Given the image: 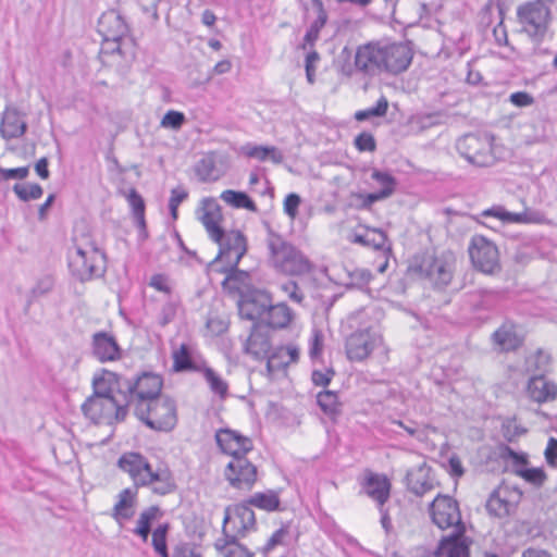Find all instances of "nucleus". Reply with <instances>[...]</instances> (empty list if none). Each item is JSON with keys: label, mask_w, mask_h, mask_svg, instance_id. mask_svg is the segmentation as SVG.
Listing matches in <instances>:
<instances>
[{"label": "nucleus", "mask_w": 557, "mask_h": 557, "mask_svg": "<svg viewBox=\"0 0 557 557\" xmlns=\"http://www.w3.org/2000/svg\"><path fill=\"white\" fill-rule=\"evenodd\" d=\"M117 395L123 398L127 407L135 410L140 403H148L161 396L163 381L160 375L143 372L135 379L117 377Z\"/></svg>", "instance_id": "nucleus-6"}, {"label": "nucleus", "mask_w": 557, "mask_h": 557, "mask_svg": "<svg viewBox=\"0 0 557 557\" xmlns=\"http://www.w3.org/2000/svg\"><path fill=\"white\" fill-rule=\"evenodd\" d=\"M270 302L271 297L268 293L262 290L252 292L238 301L239 317L251 321L252 324L258 323L260 319H264Z\"/></svg>", "instance_id": "nucleus-16"}, {"label": "nucleus", "mask_w": 557, "mask_h": 557, "mask_svg": "<svg viewBox=\"0 0 557 557\" xmlns=\"http://www.w3.org/2000/svg\"><path fill=\"white\" fill-rule=\"evenodd\" d=\"M497 456L504 460L505 462L510 461L515 467L513 472L523 478L525 481L541 486L546 475L542 469L532 468V469H521L519 467L528 463V456L525 454H520L511 449L509 446L502 444L497 448Z\"/></svg>", "instance_id": "nucleus-14"}, {"label": "nucleus", "mask_w": 557, "mask_h": 557, "mask_svg": "<svg viewBox=\"0 0 557 557\" xmlns=\"http://www.w3.org/2000/svg\"><path fill=\"white\" fill-rule=\"evenodd\" d=\"M226 535V543L223 546L216 544V548L221 550L224 557H252L251 553L246 546L238 543L233 535Z\"/></svg>", "instance_id": "nucleus-39"}, {"label": "nucleus", "mask_w": 557, "mask_h": 557, "mask_svg": "<svg viewBox=\"0 0 557 557\" xmlns=\"http://www.w3.org/2000/svg\"><path fill=\"white\" fill-rule=\"evenodd\" d=\"M186 117L183 112L170 110L161 120V126L164 128H171L174 131L180 129L185 123Z\"/></svg>", "instance_id": "nucleus-52"}, {"label": "nucleus", "mask_w": 557, "mask_h": 557, "mask_svg": "<svg viewBox=\"0 0 557 557\" xmlns=\"http://www.w3.org/2000/svg\"><path fill=\"white\" fill-rule=\"evenodd\" d=\"M265 243L269 265L276 272L289 276H301L312 271L313 264L309 258L281 234L270 228Z\"/></svg>", "instance_id": "nucleus-3"}, {"label": "nucleus", "mask_w": 557, "mask_h": 557, "mask_svg": "<svg viewBox=\"0 0 557 557\" xmlns=\"http://www.w3.org/2000/svg\"><path fill=\"white\" fill-rule=\"evenodd\" d=\"M517 22L532 42H542L550 23V9L544 0L523 2L517 8Z\"/></svg>", "instance_id": "nucleus-8"}, {"label": "nucleus", "mask_w": 557, "mask_h": 557, "mask_svg": "<svg viewBox=\"0 0 557 557\" xmlns=\"http://www.w3.org/2000/svg\"><path fill=\"white\" fill-rule=\"evenodd\" d=\"M244 349L246 354L260 359L268 355L270 350V341L265 333H263L258 323L252 324L250 335L245 342Z\"/></svg>", "instance_id": "nucleus-29"}, {"label": "nucleus", "mask_w": 557, "mask_h": 557, "mask_svg": "<svg viewBox=\"0 0 557 557\" xmlns=\"http://www.w3.org/2000/svg\"><path fill=\"white\" fill-rule=\"evenodd\" d=\"M170 530L169 523L159 524L152 532V546L160 556L169 557L166 536Z\"/></svg>", "instance_id": "nucleus-44"}, {"label": "nucleus", "mask_w": 557, "mask_h": 557, "mask_svg": "<svg viewBox=\"0 0 557 557\" xmlns=\"http://www.w3.org/2000/svg\"><path fill=\"white\" fill-rule=\"evenodd\" d=\"M490 216H495L506 223H530L533 220L528 216L527 212L511 213L502 207L490 208Z\"/></svg>", "instance_id": "nucleus-47"}, {"label": "nucleus", "mask_w": 557, "mask_h": 557, "mask_svg": "<svg viewBox=\"0 0 557 557\" xmlns=\"http://www.w3.org/2000/svg\"><path fill=\"white\" fill-rule=\"evenodd\" d=\"M412 61L411 49L404 44H382V72L399 74Z\"/></svg>", "instance_id": "nucleus-13"}, {"label": "nucleus", "mask_w": 557, "mask_h": 557, "mask_svg": "<svg viewBox=\"0 0 557 557\" xmlns=\"http://www.w3.org/2000/svg\"><path fill=\"white\" fill-rule=\"evenodd\" d=\"M94 394L82 405V411L94 423L121 422L127 416V406L120 395H112L104 375L92 379Z\"/></svg>", "instance_id": "nucleus-2"}, {"label": "nucleus", "mask_w": 557, "mask_h": 557, "mask_svg": "<svg viewBox=\"0 0 557 557\" xmlns=\"http://www.w3.org/2000/svg\"><path fill=\"white\" fill-rule=\"evenodd\" d=\"M198 219L205 226L209 237L212 240H218L223 231L219 224L221 219V208L219 203L212 198H205Z\"/></svg>", "instance_id": "nucleus-22"}, {"label": "nucleus", "mask_w": 557, "mask_h": 557, "mask_svg": "<svg viewBox=\"0 0 557 557\" xmlns=\"http://www.w3.org/2000/svg\"><path fill=\"white\" fill-rule=\"evenodd\" d=\"M244 153L259 161H265L270 158L276 164L282 163L284 159L283 153L276 147L247 145L244 147Z\"/></svg>", "instance_id": "nucleus-37"}, {"label": "nucleus", "mask_w": 557, "mask_h": 557, "mask_svg": "<svg viewBox=\"0 0 557 557\" xmlns=\"http://www.w3.org/2000/svg\"><path fill=\"white\" fill-rule=\"evenodd\" d=\"M134 413L148 428L156 431H171L177 422L174 400L162 395L148 403H140Z\"/></svg>", "instance_id": "nucleus-7"}, {"label": "nucleus", "mask_w": 557, "mask_h": 557, "mask_svg": "<svg viewBox=\"0 0 557 557\" xmlns=\"http://www.w3.org/2000/svg\"><path fill=\"white\" fill-rule=\"evenodd\" d=\"M525 429L519 426L515 421L507 420L502 425V434L508 442H515L518 437L524 434Z\"/></svg>", "instance_id": "nucleus-56"}, {"label": "nucleus", "mask_w": 557, "mask_h": 557, "mask_svg": "<svg viewBox=\"0 0 557 557\" xmlns=\"http://www.w3.org/2000/svg\"><path fill=\"white\" fill-rule=\"evenodd\" d=\"M127 201L133 209L135 220L145 218V201L135 188L129 189Z\"/></svg>", "instance_id": "nucleus-53"}, {"label": "nucleus", "mask_w": 557, "mask_h": 557, "mask_svg": "<svg viewBox=\"0 0 557 557\" xmlns=\"http://www.w3.org/2000/svg\"><path fill=\"white\" fill-rule=\"evenodd\" d=\"M301 202V198L299 195L295 193L288 194L284 199V212L287 216L294 220L298 214V207Z\"/></svg>", "instance_id": "nucleus-59"}, {"label": "nucleus", "mask_w": 557, "mask_h": 557, "mask_svg": "<svg viewBox=\"0 0 557 557\" xmlns=\"http://www.w3.org/2000/svg\"><path fill=\"white\" fill-rule=\"evenodd\" d=\"M178 306L180 302L175 299L170 298L168 301H165L159 314V324L161 326H165L174 321L178 310Z\"/></svg>", "instance_id": "nucleus-51"}, {"label": "nucleus", "mask_w": 557, "mask_h": 557, "mask_svg": "<svg viewBox=\"0 0 557 557\" xmlns=\"http://www.w3.org/2000/svg\"><path fill=\"white\" fill-rule=\"evenodd\" d=\"M388 109V101L387 99L382 96L376 104L372 108H368L366 110H360L355 113V119L359 122L370 120L374 116H384Z\"/></svg>", "instance_id": "nucleus-48"}, {"label": "nucleus", "mask_w": 557, "mask_h": 557, "mask_svg": "<svg viewBox=\"0 0 557 557\" xmlns=\"http://www.w3.org/2000/svg\"><path fill=\"white\" fill-rule=\"evenodd\" d=\"M27 131V123L16 108L8 107L1 119L0 134L9 140L22 137Z\"/></svg>", "instance_id": "nucleus-24"}, {"label": "nucleus", "mask_w": 557, "mask_h": 557, "mask_svg": "<svg viewBox=\"0 0 557 557\" xmlns=\"http://www.w3.org/2000/svg\"><path fill=\"white\" fill-rule=\"evenodd\" d=\"M471 541L463 535L443 536L434 552L435 557H469Z\"/></svg>", "instance_id": "nucleus-25"}, {"label": "nucleus", "mask_w": 557, "mask_h": 557, "mask_svg": "<svg viewBox=\"0 0 557 557\" xmlns=\"http://www.w3.org/2000/svg\"><path fill=\"white\" fill-rule=\"evenodd\" d=\"M323 348V335L319 330H313L310 341L309 355L311 358H317L321 355Z\"/></svg>", "instance_id": "nucleus-63"}, {"label": "nucleus", "mask_w": 557, "mask_h": 557, "mask_svg": "<svg viewBox=\"0 0 557 557\" xmlns=\"http://www.w3.org/2000/svg\"><path fill=\"white\" fill-rule=\"evenodd\" d=\"M214 242L219 244V253L215 260L220 259L226 263V267L222 270L226 273L223 285L238 288L235 283L247 276L245 271L238 269V264L248 249L246 236L238 230L227 232L223 230L220 238Z\"/></svg>", "instance_id": "nucleus-4"}, {"label": "nucleus", "mask_w": 557, "mask_h": 557, "mask_svg": "<svg viewBox=\"0 0 557 557\" xmlns=\"http://www.w3.org/2000/svg\"><path fill=\"white\" fill-rule=\"evenodd\" d=\"M355 66L357 71L368 75H375L382 72V44L369 42L360 46L355 54Z\"/></svg>", "instance_id": "nucleus-18"}, {"label": "nucleus", "mask_w": 557, "mask_h": 557, "mask_svg": "<svg viewBox=\"0 0 557 557\" xmlns=\"http://www.w3.org/2000/svg\"><path fill=\"white\" fill-rule=\"evenodd\" d=\"M280 288L292 301L302 304L305 295L295 281H287L281 284Z\"/></svg>", "instance_id": "nucleus-54"}, {"label": "nucleus", "mask_w": 557, "mask_h": 557, "mask_svg": "<svg viewBox=\"0 0 557 557\" xmlns=\"http://www.w3.org/2000/svg\"><path fill=\"white\" fill-rule=\"evenodd\" d=\"M379 331H355L346 339V354L349 360L362 361L382 344Z\"/></svg>", "instance_id": "nucleus-11"}, {"label": "nucleus", "mask_w": 557, "mask_h": 557, "mask_svg": "<svg viewBox=\"0 0 557 557\" xmlns=\"http://www.w3.org/2000/svg\"><path fill=\"white\" fill-rule=\"evenodd\" d=\"M224 475L233 487L250 490L257 480V467L245 456H239L227 463Z\"/></svg>", "instance_id": "nucleus-12"}, {"label": "nucleus", "mask_w": 557, "mask_h": 557, "mask_svg": "<svg viewBox=\"0 0 557 557\" xmlns=\"http://www.w3.org/2000/svg\"><path fill=\"white\" fill-rule=\"evenodd\" d=\"M317 401L322 411L329 416H336L341 412L338 395L333 391L320 392Z\"/></svg>", "instance_id": "nucleus-40"}, {"label": "nucleus", "mask_w": 557, "mask_h": 557, "mask_svg": "<svg viewBox=\"0 0 557 557\" xmlns=\"http://www.w3.org/2000/svg\"><path fill=\"white\" fill-rule=\"evenodd\" d=\"M162 516L159 506H150L144 509L137 520V527L133 530L134 534L143 539L144 542L148 540L151 532L152 522Z\"/></svg>", "instance_id": "nucleus-32"}, {"label": "nucleus", "mask_w": 557, "mask_h": 557, "mask_svg": "<svg viewBox=\"0 0 557 557\" xmlns=\"http://www.w3.org/2000/svg\"><path fill=\"white\" fill-rule=\"evenodd\" d=\"M13 191L20 200L25 202L39 199L44 194L42 187L37 183L15 184L13 186Z\"/></svg>", "instance_id": "nucleus-43"}, {"label": "nucleus", "mask_w": 557, "mask_h": 557, "mask_svg": "<svg viewBox=\"0 0 557 557\" xmlns=\"http://www.w3.org/2000/svg\"><path fill=\"white\" fill-rule=\"evenodd\" d=\"M173 368L177 372L200 370L193 359L189 345L182 344L180 348L173 351Z\"/></svg>", "instance_id": "nucleus-35"}, {"label": "nucleus", "mask_w": 557, "mask_h": 557, "mask_svg": "<svg viewBox=\"0 0 557 557\" xmlns=\"http://www.w3.org/2000/svg\"><path fill=\"white\" fill-rule=\"evenodd\" d=\"M215 441L219 448L232 458L246 456L252 450V441L232 429H220L215 432Z\"/></svg>", "instance_id": "nucleus-15"}, {"label": "nucleus", "mask_w": 557, "mask_h": 557, "mask_svg": "<svg viewBox=\"0 0 557 557\" xmlns=\"http://www.w3.org/2000/svg\"><path fill=\"white\" fill-rule=\"evenodd\" d=\"M203 375L211 391L214 394H218L221 398H224L228 391L227 383L222 380L211 368H205Z\"/></svg>", "instance_id": "nucleus-49"}, {"label": "nucleus", "mask_w": 557, "mask_h": 557, "mask_svg": "<svg viewBox=\"0 0 557 557\" xmlns=\"http://www.w3.org/2000/svg\"><path fill=\"white\" fill-rule=\"evenodd\" d=\"M91 355L98 361L104 363L119 360L122 356V349L111 333L100 331L91 337Z\"/></svg>", "instance_id": "nucleus-19"}, {"label": "nucleus", "mask_w": 557, "mask_h": 557, "mask_svg": "<svg viewBox=\"0 0 557 557\" xmlns=\"http://www.w3.org/2000/svg\"><path fill=\"white\" fill-rule=\"evenodd\" d=\"M288 534V530L286 527H282L276 530L271 537L268 540L265 545L262 548V553L265 557L270 555V553L277 546L283 544L284 537Z\"/></svg>", "instance_id": "nucleus-57"}, {"label": "nucleus", "mask_w": 557, "mask_h": 557, "mask_svg": "<svg viewBox=\"0 0 557 557\" xmlns=\"http://www.w3.org/2000/svg\"><path fill=\"white\" fill-rule=\"evenodd\" d=\"M406 485L412 494L421 497L433 491L437 485V481L432 468L426 462H422L407 471Z\"/></svg>", "instance_id": "nucleus-17"}, {"label": "nucleus", "mask_w": 557, "mask_h": 557, "mask_svg": "<svg viewBox=\"0 0 557 557\" xmlns=\"http://www.w3.org/2000/svg\"><path fill=\"white\" fill-rule=\"evenodd\" d=\"M355 147L363 152H373L376 149V141L375 138L371 133L362 132L355 138Z\"/></svg>", "instance_id": "nucleus-55"}, {"label": "nucleus", "mask_w": 557, "mask_h": 557, "mask_svg": "<svg viewBox=\"0 0 557 557\" xmlns=\"http://www.w3.org/2000/svg\"><path fill=\"white\" fill-rule=\"evenodd\" d=\"M351 285L362 287L368 284L372 277V274L369 270L366 269H356L350 274Z\"/></svg>", "instance_id": "nucleus-64"}, {"label": "nucleus", "mask_w": 557, "mask_h": 557, "mask_svg": "<svg viewBox=\"0 0 557 557\" xmlns=\"http://www.w3.org/2000/svg\"><path fill=\"white\" fill-rule=\"evenodd\" d=\"M196 175L201 182H214L220 178L213 156H205L195 168Z\"/></svg>", "instance_id": "nucleus-38"}, {"label": "nucleus", "mask_w": 557, "mask_h": 557, "mask_svg": "<svg viewBox=\"0 0 557 557\" xmlns=\"http://www.w3.org/2000/svg\"><path fill=\"white\" fill-rule=\"evenodd\" d=\"M251 507V505H248V500L235 507L234 515L235 518L239 520L240 531L243 532L256 525V516Z\"/></svg>", "instance_id": "nucleus-42"}, {"label": "nucleus", "mask_w": 557, "mask_h": 557, "mask_svg": "<svg viewBox=\"0 0 557 557\" xmlns=\"http://www.w3.org/2000/svg\"><path fill=\"white\" fill-rule=\"evenodd\" d=\"M527 392L537 404L550 403L557 398V384L543 374H533L528 381Z\"/></svg>", "instance_id": "nucleus-21"}, {"label": "nucleus", "mask_w": 557, "mask_h": 557, "mask_svg": "<svg viewBox=\"0 0 557 557\" xmlns=\"http://www.w3.org/2000/svg\"><path fill=\"white\" fill-rule=\"evenodd\" d=\"M69 268L74 277L81 282L101 277L106 273V255L94 242L76 243L70 255Z\"/></svg>", "instance_id": "nucleus-5"}, {"label": "nucleus", "mask_w": 557, "mask_h": 557, "mask_svg": "<svg viewBox=\"0 0 557 557\" xmlns=\"http://www.w3.org/2000/svg\"><path fill=\"white\" fill-rule=\"evenodd\" d=\"M293 319L294 312L285 302L272 305L271 301L263 321L269 327L281 330L287 327Z\"/></svg>", "instance_id": "nucleus-28"}, {"label": "nucleus", "mask_w": 557, "mask_h": 557, "mask_svg": "<svg viewBox=\"0 0 557 557\" xmlns=\"http://www.w3.org/2000/svg\"><path fill=\"white\" fill-rule=\"evenodd\" d=\"M550 363V356L539 349L533 356L527 360L528 370L534 374H545Z\"/></svg>", "instance_id": "nucleus-46"}, {"label": "nucleus", "mask_w": 557, "mask_h": 557, "mask_svg": "<svg viewBox=\"0 0 557 557\" xmlns=\"http://www.w3.org/2000/svg\"><path fill=\"white\" fill-rule=\"evenodd\" d=\"M494 348L499 352L516 351L524 342L519 327L510 321L504 322L492 335Z\"/></svg>", "instance_id": "nucleus-20"}, {"label": "nucleus", "mask_w": 557, "mask_h": 557, "mask_svg": "<svg viewBox=\"0 0 557 557\" xmlns=\"http://www.w3.org/2000/svg\"><path fill=\"white\" fill-rule=\"evenodd\" d=\"M432 522L441 530L451 529L450 534L463 535L466 525L461 520L459 504L449 495L437 494L429 505Z\"/></svg>", "instance_id": "nucleus-10"}, {"label": "nucleus", "mask_w": 557, "mask_h": 557, "mask_svg": "<svg viewBox=\"0 0 557 557\" xmlns=\"http://www.w3.org/2000/svg\"><path fill=\"white\" fill-rule=\"evenodd\" d=\"M117 467L131 476L136 490L151 486L152 493L168 495L176 488L175 480L168 467H158L153 470L147 458L139 453H124L117 460Z\"/></svg>", "instance_id": "nucleus-1"}, {"label": "nucleus", "mask_w": 557, "mask_h": 557, "mask_svg": "<svg viewBox=\"0 0 557 557\" xmlns=\"http://www.w3.org/2000/svg\"><path fill=\"white\" fill-rule=\"evenodd\" d=\"M520 498V493L509 492L507 487H499L490 494V513L497 517L507 516Z\"/></svg>", "instance_id": "nucleus-26"}, {"label": "nucleus", "mask_w": 557, "mask_h": 557, "mask_svg": "<svg viewBox=\"0 0 557 557\" xmlns=\"http://www.w3.org/2000/svg\"><path fill=\"white\" fill-rule=\"evenodd\" d=\"M220 198L233 208L247 209L251 212L258 211L255 201L244 191L226 189L220 195Z\"/></svg>", "instance_id": "nucleus-34"}, {"label": "nucleus", "mask_w": 557, "mask_h": 557, "mask_svg": "<svg viewBox=\"0 0 557 557\" xmlns=\"http://www.w3.org/2000/svg\"><path fill=\"white\" fill-rule=\"evenodd\" d=\"M371 178L380 186L377 191H385L388 197L395 193L397 181L391 173L374 169Z\"/></svg>", "instance_id": "nucleus-45"}, {"label": "nucleus", "mask_w": 557, "mask_h": 557, "mask_svg": "<svg viewBox=\"0 0 557 557\" xmlns=\"http://www.w3.org/2000/svg\"><path fill=\"white\" fill-rule=\"evenodd\" d=\"M409 272L429 280L434 287H446L454 273V259L445 257H434L430 253L414 256L411 260Z\"/></svg>", "instance_id": "nucleus-9"}, {"label": "nucleus", "mask_w": 557, "mask_h": 557, "mask_svg": "<svg viewBox=\"0 0 557 557\" xmlns=\"http://www.w3.org/2000/svg\"><path fill=\"white\" fill-rule=\"evenodd\" d=\"M445 469L455 479L461 478L465 473L461 460L457 455H451L448 458Z\"/></svg>", "instance_id": "nucleus-62"}, {"label": "nucleus", "mask_w": 557, "mask_h": 557, "mask_svg": "<svg viewBox=\"0 0 557 557\" xmlns=\"http://www.w3.org/2000/svg\"><path fill=\"white\" fill-rule=\"evenodd\" d=\"M29 168L21 166L15 169H3L0 168V181L8 180H24L28 176Z\"/></svg>", "instance_id": "nucleus-60"}, {"label": "nucleus", "mask_w": 557, "mask_h": 557, "mask_svg": "<svg viewBox=\"0 0 557 557\" xmlns=\"http://www.w3.org/2000/svg\"><path fill=\"white\" fill-rule=\"evenodd\" d=\"M366 493L383 506L389 497L391 483L385 476L370 474L364 483Z\"/></svg>", "instance_id": "nucleus-31"}, {"label": "nucleus", "mask_w": 557, "mask_h": 557, "mask_svg": "<svg viewBox=\"0 0 557 557\" xmlns=\"http://www.w3.org/2000/svg\"><path fill=\"white\" fill-rule=\"evenodd\" d=\"M311 2L317 10L318 16L310 26L320 33L327 21V14L322 0H311Z\"/></svg>", "instance_id": "nucleus-61"}, {"label": "nucleus", "mask_w": 557, "mask_h": 557, "mask_svg": "<svg viewBox=\"0 0 557 557\" xmlns=\"http://www.w3.org/2000/svg\"><path fill=\"white\" fill-rule=\"evenodd\" d=\"M137 494L138 490L136 487L124 488L117 494V502L112 508L111 516L119 524H123L134 517L137 506Z\"/></svg>", "instance_id": "nucleus-23"}, {"label": "nucleus", "mask_w": 557, "mask_h": 557, "mask_svg": "<svg viewBox=\"0 0 557 557\" xmlns=\"http://www.w3.org/2000/svg\"><path fill=\"white\" fill-rule=\"evenodd\" d=\"M292 362L288 360L287 354L283 346L276 347L268 358L267 367L269 371H280L286 369Z\"/></svg>", "instance_id": "nucleus-50"}, {"label": "nucleus", "mask_w": 557, "mask_h": 557, "mask_svg": "<svg viewBox=\"0 0 557 557\" xmlns=\"http://www.w3.org/2000/svg\"><path fill=\"white\" fill-rule=\"evenodd\" d=\"M375 310L373 307H364L352 312L348 317V323L351 329L357 331H379L372 320Z\"/></svg>", "instance_id": "nucleus-33"}, {"label": "nucleus", "mask_w": 557, "mask_h": 557, "mask_svg": "<svg viewBox=\"0 0 557 557\" xmlns=\"http://www.w3.org/2000/svg\"><path fill=\"white\" fill-rule=\"evenodd\" d=\"M98 27L103 39H122L127 32L125 22L114 11L103 13L99 18Z\"/></svg>", "instance_id": "nucleus-27"}, {"label": "nucleus", "mask_w": 557, "mask_h": 557, "mask_svg": "<svg viewBox=\"0 0 557 557\" xmlns=\"http://www.w3.org/2000/svg\"><path fill=\"white\" fill-rule=\"evenodd\" d=\"M468 252L473 267L482 272L487 273V238L483 235H475L471 238Z\"/></svg>", "instance_id": "nucleus-30"}, {"label": "nucleus", "mask_w": 557, "mask_h": 557, "mask_svg": "<svg viewBox=\"0 0 557 557\" xmlns=\"http://www.w3.org/2000/svg\"><path fill=\"white\" fill-rule=\"evenodd\" d=\"M354 242L367 247H373L376 250H381L385 247L387 237L383 231L372 230L363 235L357 234Z\"/></svg>", "instance_id": "nucleus-41"}, {"label": "nucleus", "mask_w": 557, "mask_h": 557, "mask_svg": "<svg viewBox=\"0 0 557 557\" xmlns=\"http://www.w3.org/2000/svg\"><path fill=\"white\" fill-rule=\"evenodd\" d=\"M248 505L257 507L265 511H275L280 509V497L275 491L258 492L251 495L248 499Z\"/></svg>", "instance_id": "nucleus-36"}, {"label": "nucleus", "mask_w": 557, "mask_h": 557, "mask_svg": "<svg viewBox=\"0 0 557 557\" xmlns=\"http://www.w3.org/2000/svg\"><path fill=\"white\" fill-rule=\"evenodd\" d=\"M54 286V278L52 275H45L40 277L32 289L34 297H40L52 290Z\"/></svg>", "instance_id": "nucleus-58"}]
</instances>
